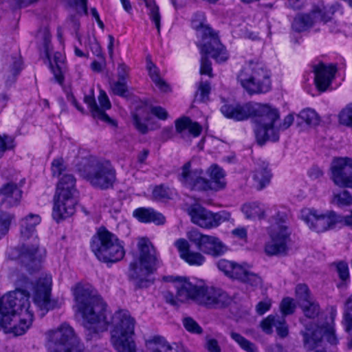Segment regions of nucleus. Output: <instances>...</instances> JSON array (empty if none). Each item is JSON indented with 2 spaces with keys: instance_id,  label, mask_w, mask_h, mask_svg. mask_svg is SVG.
<instances>
[{
  "instance_id": "obj_10",
  "label": "nucleus",
  "mask_w": 352,
  "mask_h": 352,
  "mask_svg": "<svg viewBox=\"0 0 352 352\" xmlns=\"http://www.w3.org/2000/svg\"><path fill=\"white\" fill-rule=\"evenodd\" d=\"M29 297L25 289H16L0 298V330L8 328L18 314L30 307Z\"/></svg>"
},
{
  "instance_id": "obj_57",
  "label": "nucleus",
  "mask_w": 352,
  "mask_h": 352,
  "mask_svg": "<svg viewBox=\"0 0 352 352\" xmlns=\"http://www.w3.org/2000/svg\"><path fill=\"white\" fill-rule=\"evenodd\" d=\"M65 170V166L62 158L54 160L52 163V171L54 176H60Z\"/></svg>"
},
{
  "instance_id": "obj_60",
  "label": "nucleus",
  "mask_w": 352,
  "mask_h": 352,
  "mask_svg": "<svg viewBox=\"0 0 352 352\" xmlns=\"http://www.w3.org/2000/svg\"><path fill=\"white\" fill-rule=\"evenodd\" d=\"M271 300L265 299V300L259 302L256 306V310L258 314L263 315L271 307Z\"/></svg>"
},
{
  "instance_id": "obj_54",
  "label": "nucleus",
  "mask_w": 352,
  "mask_h": 352,
  "mask_svg": "<svg viewBox=\"0 0 352 352\" xmlns=\"http://www.w3.org/2000/svg\"><path fill=\"white\" fill-rule=\"evenodd\" d=\"M12 139L7 135H0V158H1L5 152L13 147L11 144L12 143Z\"/></svg>"
},
{
  "instance_id": "obj_58",
  "label": "nucleus",
  "mask_w": 352,
  "mask_h": 352,
  "mask_svg": "<svg viewBox=\"0 0 352 352\" xmlns=\"http://www.w3.org/2000/svg\"><path fill=\"white\" fill-rule=\"evenodd\" d=\"M98 101H99L100 105L101 107L100 109L102 110H103L104 112V110L109 109L111 107V102L109 100L107 95L102 90L100 91V94L98 96Z\"/></svg>"
},
{
  "instance_id": "obj_47",
  "label": "nucleus",
  "mask_w": 352,
  "mask_h": 352,
  "mask_svg": "<svg viewBox=\"0 0 352 352\" xmlns=\"http://www.w3.org/2000/svg\"><path fill=\"white\" fill-rule=\"evenodd\" d=\"M243 211L248 218H262L264 215L263 210L257 203L245 204L243 206Z\"/></svg>"
},
{
  "instance_id": "obj_48",
  "label": "nucleus",
  "mask_w": 352,
  "mask_h": 352,
  "mask_svg": "<svg viewBox=\"0 0 352 352\" xmlns=\"http://www.w3.org/2000/svg\"><path fill=\"white\" fill-rule=\"evenodd\" d=\"M339 120L342 124L352 127V104L342 110L339 115Z\"/></svg>"
},
{
  "instance_id": "obj_61",
  "label": "nucleus",
  "mask_w": 352,
  "mask_h": 352,
  "mask_svg": "<svg viewBox=\"0 0 352 352\" xmlns=\"http://www.w3.org/2000/svg\"><path fill=\"white\" fill-rule=\"evenodd\" d=\"M151 113L155 116L157 118H158L160 120H165L168 118V113L166 111L165 109H164L162 107L157 106V107H153L151 109Z\"/></svg>"
},
{
  "instance_id": "obj_27",
  "label": "nucleus",
  "mask_w": 352,
  "mask_h": 352,
  "mask_svg": "<svg viewBox=\"0 0 352 352\" xmlns=\"http://www.w3.org/2000/svg\"><path fill=\"white\" fill-rule=\"evenodd\" d=\"M19 315H21L19 322L18 324L8 325V328H2L6 333H12L14 336H21L25 333L30 328L33 321L34 315L33 312L30 310V308L25 309Z\"/></svg>"
},
{
  "instance_id": "obj_24",
  "label": "nucleus",
  "mask_w": 352,
  "mask_h": 352,
  "mask_svg": "<svg viewBox=\"0 0 352 352\" xmlns=\"http://www.w3.org/2000/svg\"><path fill=\"white\" fill-rule=\"evenodd\" d=\"M336 72V69L333 65L327 66L323 63H320L314 67V82L320 91H326L330 86Z\"/></svg>"
},
{
  "instance_id": "obj_30",
  "label": "nucleus",
  "mask_w": 352,
  "mask_h": 352,
  "mask_svg": "<svg viewBox=\"0 0 352 352\" xmlns=\"http://www.w3.org/2000/svg\"><path fill=\"white\" fill-rule=\"evenodd\" d=\"M133 215L139 221L144 223L153 222L155 224H163L165 217L151 208H140L133 211Z\"/></svg>"
},
{
  "instance_id": "obj_53",
  "label": "nucleus",
  "mask_w": 352,
  "mask_h": 352,
  "mask_svg": "<svg viewBox=\"0 0 352 352\" xmlns=\"http://www.w3.org/2000/svg\"><path fill=\"white\" fill-rule=\"evenodd\" d=\"M336 271L341 280L345 283L349 278L348 264L346 262L340 261L336 264Z\"/></svg>"
},
{
  "instance_id": "obj_4",
  "label": "nucleus",
  "mask_w": 352,
  "mask_h": 352,
  "mask_svg": "<svg viewBox=\"0 0 352 352\" xmlns=\"http://www.w3.org/2000/svg\"><path fill=\"white\" fill-rule=\"evenodd\" d=\"M135 319L127 310L116 311L109 319L111 331V342L118 352H136L132 336L134 334Z\"/></svg>"
},
{
  "instance_id": "obj_55",
  "label": "nucleus",
  "mask_w": 352,
  "mask_h": 352,
  "mask_svg": "<svg viewBox=\"0 0 352 352\" xmlns=\"http://www.w3.org/2000/svg\"><path fill=\"white\" fill-rule=\"evenodd\" d=\"M96 52H98L97 56L100 58V60H94L91 64V68L95 72H100L104 68L106 62L104 58L101 55V49L99 46H97Z\"/></svg>"
},
{
  "instance_id": "obj_35",
  "label": "nucleus",
  "mask_w": 352,
  "mask_h": 352,
  "mask_svg": "<svg viewBox=\"0 0 352 352\" xmlns=\"http://www.w3.org/2000/svg\"><path fill=\"white\" fill-rule=\"evenodd\" d=\"M239 274L240 275L236 279L252 287H258L262 284L261 278L258 274L246 269L243 265L241 268V272H239Z\"/></svg>"
},
{
  "instance_id": "obj_3",
  "label": "nucleus",
  "mask_w": 352,
  "mask_h": 352,
  "mask_svg": "<svg viewBox=\"0 0 352 352\" xmlns=\"http://www.w3.org/2000/svg\"><path fill=\"white\" fill-rule=\"evenodd\" d=\"M80 175L94 188L107 190L113 187L116 170L109 161L94 156L82 158L77 164Z\"/></svg>"
},
{
  "instance_id": "obj_33",
  "label": "nucleus",
  "mask_w": 352,
  "mask_h": 352,
  "mask_svg": "<svg viewBox=\"0 0 352 352\" xmlns=\"http://www.w3.org/2000/svg\"><path fill=\"white\" fill-rule=\"evenodd\" d=\"M84 101L89 107L92 116L94 118L100 120L109 124H112L113 122V121L108 116V115L104 112L103 110L100 109V107L97 105L93 95L85 96L84 98Z\"/></svg>"
},
{
  "instance_id": "obj_34",
  "label": "nucleus",
  "mask_w": 352,
  "mask_h": 352,
  "mask_svg": "<svg viewBox=\"0 0 352 352\" xmlns=\"http://www.w3.org/2000/svg\"><path fill=\"white\" fill-rule=\"evenodd\" d=\"M146 345L151 352H170L172 350L171 346L160 336H154L146 340Z\"/></svg>"
},
{
  "instance_id": "obj_36",
  "label": "nucleus",
  "mask_w": 352,
  "mask_h": 352,
  "mask_svg": "<svg viewBox=\"0 0 352 352\" xmlns=\"http://www.w3.org/2000/svg\"><path fill=\"white\" fill-rule=\"evenodd\" d=\"M253 179L255 182L254 186L257 190L263 189L270 179V173L267 166L259 167L254 171Z\"/></svg>"
},
{
  "instance_id": "obj_29",
  "label": "nucleus",
  "mask_w": 352,
  "mask_h": 352,
  "mask_svg": "<svg viewBox=\"0 0 352 352\" xmlns=\"http://www.w3.org/2000/svg\"><path fill=\"white\" fill-rule=\"evenodd\" d=\"M263 329L267 333L272 332V327H275L277 334L282 338L287 336L289 331L285 319L274 316H269L261 322Z\"/></svg>"
},
{
  "instance_id": "obj_25",
  "label": "nucleus",
  "mask_w": 352,
  "mask_h": 352,
  "mask_svg": "<svg viewBox=\"0 0 352 352\" xmlns=\"http://www.w3.org/2000/svg\"><path fill=\"white\" fill-rule=\"evenodd\" d=\"M175 245L179 252L181 258L189 265H201L205 262L206 258L201 253L190 250L189 243L186 239H178Z\"/></svg>"
},
{
  "instance_id": "obj_22",
  "label": "nucleus",
  "mask_w": 352,
  "mask_h": 352,
  "mask_svg": "<svg viewBox=\"0 0 352 352\" xmlns=\"http://www.w3.org/2000/svg\"><path fill=\"white\" fill-rule=\"evenodd\" d=\"M300 321L305 327V329L300 331L304 347L308 351H312L322 342V329L312 322H306L305 319L301 318Z\"/></svg>"
},
{
  "instance_id": "obj_17",
  "label": "nucleus",
  "mask_w": 352,
  "mask_h": 352,
  "mask_svg": "<svg viewBox=\"0 0 352 352\" xmlns=\"http://www.w3.org/2000/svg\"><path fill=\"white\" fill-rule=\"evenodd\" d=\"M51 34L47 27L40 29L36 35L38 41L42 42L45 56L50 61V67L54 74L55 80L60 85H63L64 82L63 69L64 68L65 57L60 52H57L54 53L53 60H51L50 54L51 51Z\"/></svg>"
},
{
  "instance_id": "obj_52",
  "label": "nucleus",
  "mask_w": 352,
  "mask_h": 352,
  "mask_svg": "<svg viewBox=\"0 0 352 352\" xmlns=\"http://www.w3.org/2000/svg\"><path fill=\"white\" fill-rule=\"evenodd\" d=\"M295 307L296 305L294 302V300L288 297L283 298L280 305L281 312L284 316L293 314Z\"/></svg>"
},
{
  "instance_id": "obj_43",
  "label": "nucleus",
  "mask_w": 352,
  "mask_h": 352,
  "mask_svg": "<svg viewBox=\"0 0 352 352\" xmlns=\"http://www.w3.org/2000/svg\"><path fill=\"white\" fill-rule=\"evenodd\" d=\"M14 218V214L0 210V239L8 233L10 224Z\"/></svg>"
},
{
  "instance_id": "obj_6",
  "label": "nucleus",
  "mask_w": 352,
  "mask_h": 352,
  "mask_svg": "<svg viewBox=\"0 0 352 352\" xmlns=\"http://www.w3.org/2000/svg\"><path fill=\"white\" fill-rule=\"evenodd\" d=\"M75 185L76 179L72 174L63 175L57 184L52 212L56 221L66 219L74 214L77 204Z\"/></svg>"
},
{
  "instance_id": "obj_9",
  "label": "nucleus",
  "mask_w": 352,
  "mask_h": 352,
  "mask_svg": "<svg viewBox=\"0 0 352 352\" xmlns=\"http://www.w3.org/2000/svg\"><path fill=\"white\" fill-rule=\"evenodd\" d=\"M138 246L140 252L139 259L130 263L129 276L135 281L136 285L146 287L148 276L155 269V250L151 241L144 238L139 240Z\"/></svg>"
},
{
  "instance_id": "obj_26",
  "label": "nucleus",
  "mask_w": 352,
  "mask_h": 352,
  "mask_svg": "<svg viewBox=\"0 0 352 352\" xmlns=\"http://www.w3.org/2000/svg\"><path fill=\"white\" fill-rule=\"evenodd\" d=\"M175 287L177 290L176 298L178 301L184 302L191 299L195 302V296L199 287L192 284L186 278H178L175 282Z\"/></svg>"
},
{
  "instance_id": "obj_1",
  "label": "nucleus",
  "mask_w": 352,
  "mask_h": 352,
  "mask_svg": "<svg viewBox=\"0 0 352 352\" xmlns=\"http://www.w3.org/2000/svg\"><path fill=\"white\" fill-rule=\"evenodd\" d=\"M221 111L225 117L236 121L252 118L256 124L254 133L259 145H263L268 140L278 141L280 131L287 129L294 120L293 114L290 113L278 124L280 114L276 108L254 102L243 104H225L221 107Z\"/></svg>"
},
{
  "instance_id": "obj_45",
  "label": "nucleus",
  "mask_w": 352,
  "mask_h": 352,
  "mask_svg": "<svg viewBox=\"0 0 352 352\" xmlns=\"http://www.w3.org/2000/svg\"><path fill=\"white\" fill-rule=\"evenodd\" d=\"M298 118L309 125H317L319 123L318 114L311 109H306L301 111L298 115Z\"/></svg>"
},
{
  "instance_id": "obj_16",
  "label": "nucleus",
  "mask_w": 352,
  "mask_h": 352,
  "mask_svg": "<svg viewBox=\"0 0 352 352\" xmlns=\"http://www.w3.org/2000/svg\"><path fill=\"white\" fill-rule=\"evenodd\" d=\"M195 296V302L208 309H221L230 305L232 300L219 288L200 286Z\"/></svg>"
},
{
  "instance_id": "obj_31",
  "label": "nucleus",
  "mask_w": 352,
  "mask_h": 352,
  "mask_svg": "<svg viewBox=\"0 0 352 352\" xmlns=\"http://www.w3.org/2000/svg\"><path fill=\"white\" fill-rule=\"evenodd\" d=\"M38 214H30L21 221V235L23 239H28L34 232L35 227L40 223Z\"/></svg>"
},
{
  "instance_id": "obj_50",
  "label": "nucleus",
  "mask_w": 352,
  "mask_h": 352,
  "mask_svg": "<svg viewBox=\"0 0 352 352\" xmlns=\"http://www.w3.org/2000/svg\"><path fill=\"white\" fill-rule=\"evenodd\" d=\"M113 93L116 95L125 97L128 92V88L126 81L118 80L111 85Z\"/></svg>"
},
{
  "instance_id": "obj_23",
  "label": "nucleus",
  "mask_w": 352,
  "mask_h": 352,
  "mask_svg": "<svg viewBox=\"0 0 352 352\" xmlns=\"http://www.w3.org/2000/svg\"><path fill=\"white\" fill-rule=\"evenodd\" d=\"M22 190L12 182H7L0 188L1 204L6 208L17 206L22 198Z\"/></svg>"
},
{
  "instance_id": "obj_56",
  "label": "nucleus",
  "mask_w": 352,
  "mask_h": 352,
  "mask_svg": "<svg viewBox=\"0 0 352 352\" xmlns=\"http://www.w3.org/2000/svg\"><path fill=\"white\" fill-rule=\"evenodd\" d=\"M70 6L75 8L78 14H87V0H67Z\"/></svg>"
},
{
  "instance_id": "obj_11",
  "label": "nucleus",
  "mask_w": 352,
  "mask_h": 352,
  "mask_svg": "<svg viewBox=\"0 0 352 352\" xmlns=\"http://www.w3.org/2000/svg\"><path fill=\"white\" fill-rule=\"evenodd\" d=\"M287 215L284 212H278L273 217L274 222L269 228L270 241L265 245V252L268 256L283 255L288 250L287 242L289 233L286 225Z\"/></svg>"
},
{
  "instance_id": "obj_15",
  "label": "nucleus",
  "mask_w": 352,
  "mask_h": 352,
  "mask_svg": "<svg viewBox=\"0 0 352 352\" xmlns=\"http://www.w3.org/2000/svg\"><path fill=\"white\" fill-rule=\"evenodd\" d=\"M335 12L334 6H324L322 8H315L309 14L298 15L293 21L292 28L295 31L300 32L311 28L317 23H326L331 20Z\"/></svg>"
},
{
  "instance_id": "obj_32",
  "label": "nucleus",
  "mask_w": 352,
  "mask_h": 352,
  "mask_svg": "<svg viewBox=\"0 0 352 352\" xmlns=\"http://www.w3.org/2000/svg\"><path fill=\"white\" fill-rule=\"evenodd\" d=\"M218 269L231 278L236 279L241 272L243 265L226 259H221L217 263Z\"/></svg>"
},
{
  "instance_id": "obj_28",
  "label": "nucleus",
  "mask_w": 352,
  "mask_h": 352,
  "mask_svg": "<svg viewBox=\"0 0 352 352\" xmlns=\"http://www.w3.org/2000/svg\"><path fill=\"white\" fill-rule=\"evenodd\" d=\"M175 124L176 132L183 138L187 136L186 131L195 138L198 137L202 131V126L198 122H192L188 117L184 116L177 119Z\"/></svg>"
},
{
  "instance_id": "obj_44",
  "label": "nucleus",
  "mask_w": 352,
  "mask_h": 352,
  "mask_svg": "<svg viewBox=\"0 0 352 352\" xmlns=\"http://www.w3.org/2000/svg\"><path fill=\"white\" fill-rule=\"evenodd\" d=\"M296 297L299 306L313 299L308 287L303 284H299L296 286Z\"/></svg>"
},
{
  "instance_id": "obj_5",
  "label": "nucleus",
  "mask_w": 352,
  "mask_h": 352,
  "mask_svg": "<svg viewBox=\"0 0 352 352\" xmlns=\"http://www.w3.org/2000/svg\"><path fill=\"white\" fill-rule=\"evenodd\" d=\"M237 80L250 95L265 94L272 89L270 72L259 62L246 63L239 72Z\"/></svg>"
},
{
  "instance_id": "obj_19",
  "label": "nucleus",
  "mask_w": 352,
  "mask_h": 352,
  "mask_svg": "<svg viewBox=\"0 0 352 352\" xmlns=\"http://www.w3.org/2000/svg\"><path fill=\"white\" fill-rule=\"evenodd\" d=\"M331 179L341 188H352V158L338 157L332 161Z\"/></svg>"
},
{
  "instance_id": "obj_49",
  "label": "nucleus",
  "mask_w": 352,
  "mask_h": 352,
  "mask_svg": "<svg viewBox=\"0 0 352 352\" xmlns=\"http://www.w3.org/2000/svg\"><path fill=\"white\" fill-rule=\"evenodd\" d=\"M183 324L185 329L190 333L201 334L203 331L202 328L190 317L184 318Z\"/></svg>"
},
{
  "instance_id": "obj_38",
  "label": "nucleus",
  "mask_w": 352,
  "mask_h": 352,
  "mask_svg": "<svg viewBox=\"0 0 352 352\" xmlns=\"http://www.w3.org/2000/svg\"><path fill=\"white\" fill-rule=\"evenodd\" d=\"M145 6L148 10V15L150 19L154 23L157 32H160V21L161 15L160 13L159 7L157 6L155 1L152 0H144Z\"/></svg>"
},
{
  "instance_id": "obj_2",
  "label": "nucleus",
  "mask_w": 352,
  "mask_h": 352,
  "mask_svg": "<svg viewBox=\"0 0 352 352\" xmlns=\"http://www.w3.org/2000/svg\"><path fill=\"white\" fill-rule=\"evenodd\" d=\"M78 311L82 314L89 339L107 330L109 319L107 305L102 298L94 293L90 285L78 283L74 289Z\"/></svg>"
},
{
  "instance_id": "obj_20",
  "label": "nucleus",
  "mask_w": 352,
  "mask_h": 352,
  "mask_svg": "<svg viewBox=\"0 0 352 352\" xmlns=\"http://www.w3.org/2000/svg\"><path fill=\"white\" fill-rule=\"evenodd\" d=\"M202 175L201 169L191 170L190 162H188L182 166L179 180L184 186L193 190L201 191L212 189L210 182Z\"/></svg>"
},
{
  "instance_id": "obj_59",
  "label": "nucleus",
  "mask_w": 352,
  "mask_h": 352,
  "mask_svg": "<svg viewBox=\"0 0 352 352\" xmlns=\"http://www.w3.org/2000/svg\"><path fill=\"white\" fill-rule=\"evenodd\" d=\"M206 348L209 352H221V347L216 339L207 338Z\"/></svg>"
},
{
  "instance_id": "obj_7",
  "label": "nucleus",
  "mask_w": 352,
  "mask_h": 352,
  "mask_svg": "<svg viewBox=\"0 0 352 352\" xmlns=\"http://www.w3.org/2000/svg\"><path fill=\"white\" fill-rule=\"evenodd\" d=\"M199 34L202 38V42L197 44L201 54L200 74L212 77V63L207 56L210 55L217 63H220L228 59V54L210 28L201 26Z\"/></svg>"
},
{
  "instance_id": "obj_14",
  "label": "nucleus",
  "mask_w": 352,
  "mask_h": 352,
  "mask_svg": "<svg viewBox=\"0 0 352 352\" xmlns=\"http://www.w3.org/2000/svg\"><path fill=\"white\" fill-rule=\"evenodd\" d=\"M188 239L200 252L213 257L221 256L228 250V246L219 238L203 234L197 230L190 231L188 233Z\"/></svg>"
},
{
  "instance_id": "obj_8",
  "label": "nucleus",
  "mask_w": 352,
  "mask_h": 352,
  "mask_svg": "<svg viewBox=\"0 0 352 352\" xmlns=\"http://www.w3.org/2000/svg\"><path fill=\"white\" fill-rule=\"evenodd\" d=\"M91 247L98 259L104 263L118 262L125 254L117 236L104 227L100 228L93 236Z\"/></svg>"
},
{
  "instance_id": "obj_51",
  "label": "nucleus",
  "mask_w": 352,
  "mask_h": 352,
  "mask_svg": "<svg viewBox=\"0 0 352 352\" xmlns=\"http://www.w3.org/2000/svg\"><path fill=\"white\" fill-rule=\"evenodd\" d=\"M170 189L163 185L156 186L153 191V196L157 200H164L170 197Z\"/></svg>"
},
{
  "instance_id": "obj_41",
  "label": "nucleus",
  "mask_w": 352,
  "mask_h": 352,
  "mask_svg": "<svg viewBox=\"0 0 352 352\" xmlns=\"http://www.w3.org/2000/svg\"><path fill=\"white\" fill-rule=\"evenodd\" d=\"M331 202L338 207L350 206H352V195L347 190L333 192Z\"/></svg>"
},
{
  "instance_id": "obj_21",
  "label": "nucleus",
  "mask_w": 352,
  "mask_h": 352,
  "mask_svg": "<svg viewBox=\"0 0 352 352\" xmlns=\"http://www.w3.org/2000/svg\"><path fill=\"white\" fill-rule=\"evenodd\" d=\"M43 256V253L38 248L36 238L34 239L33 244L25 243L21 247L19 259L30 271L38 269Z\"/></svg>"
},
{
  "instance_id": "obj_40",
  "label": "nucleus",
  "mask_w": 352,
  "mask_h": 352,
  "mask_svg": "<svg viewBox=\"0 0 352 352\" xmlns=\"http://www.w3.org/2000/svg\"><path fill=\"white\" fill-rule=\"evenodd\" d=\"M305 317L314 319L318 317L320 312L319 304L314 299L299 306Z\"/></svg>"
},
{
  "instance_id": "obj_18",
  "label": "nucleus",
  "mask_w": 352,
  "mask_h": 352,
  "mask_svg": "<svg viewBox=\"0 0 352 352\" xmlns=\"http://www.w3.org/2000/svg\"><path fill=\"white\" fill-rule=\"evenodd\" d=\"M189 214L195 224L204 228L217 227L230 217V214L227 212L221 211L213 213L198 204L190 208Z\"/></svg>"
},
{
  "instance_id": "obj_12",
  "label": "nucleus",
  "mask_w": 352,
  "mask_h": 352,
  "mask_svg": "<svg viewBox=\"0 0 352 352\" xmlns=\"http://www.w3.org/2000/svg\"><path fill=\"white\" fill-rule=\"evenodd\" d=\"M52 283V276L46 275L39 278L33 288V302L43 311L42 316L50 310L59 308L62 305L59 299L50 298Z\"/></svg>"
},
{
  "instance_id": "obj_63",
  "label": "nucleus",
  "mask_w": 352,
  "mask_h": 352,
  "mask_svg": "<svg viewBox=\"0 0 352 352\" xmlns=\"http://www.w3.org/2000/svg\"><path fill=\"white\" fill-rule=\"evenodd\" d=\"M128 73H129V68L125 64L120 63L118 65V78L119 80L126 81V78L128 76Z\"/></svg>"
},
{
  "instance_id": "obj_64",
  "label": "nucleus",
  "mask_w": 352,
  "mask_h": 352,
  "mask_svg": "<svg viewBox=\"0 0 352 352\" xmlns=\"http://www.w3.org/2000/svg\"><path fill=\"white\" fill-rule=\"evenodd\" d=\"M338 226H346L352 228V210L346 216L339 214Z\"/></svg>"
},
{
  "instance_id": "obj_46",
  "label": "nucleus",
  "mask_w": 352,
  "mask_h": 352,
  "mask_svg": "<svg viewBox=\"0 0 352 352\" xmlns=\"http://www.w3.org/2000/svg\"><path fill=\"white\" fill-rule=\"evenodd\" d=\"M344 325L347 332L352 331V294L345 302Z\"/></svg>"
},
{
  "instance_id": "obj_62",
  "label": "nucleus",
  "mask_w": 352,
  "mask_h": 352,
  "mask_svg": "<svg viewBox=\"0 0 352 352\" xmlns=\"http://www.w3.org/2000/svg\"><path fill=\"white\" fill-rule=\"evenodd\" d=\"M133 124L135 128L142 134H145L148 132V126L142 122L141 119L137 114L133 115Z\"/></svg>"
},
{
  "instance_id": "obj_39",
  "label": "nucleus",
  "mask_w": 352,
  "mask_h": 352,
  "mask_svg": "<svg viewBox=\"0 0 352 352\" xmlns=\"http://www.w3.org/2000/svg\"><path fill=\"white\" fill-rule=\"evenodd\" d=\"M211 179L214 183L215 190L223 188L226 186L225 174L223 170L217 165L211 166L210 168Z\"/></svg>"
},
{
  "instance_id": "obj_42",
  "label": "nucleus",
  "mask_w": 352,
  "mask_h": 352,
  "mask_svg": "<svg viewBox=\"0 0 352 352\" xmlns=\"http://www.w3.org/2000/svg\"><path fill=\"white\" fill-rule=\"evenodd\" d=\"M230 337L245 351L257 352V348L255 344L241 334L232 331Z\"/></svg>"
},
{
  "instance_id": "obj_13",
  "label": "nucleus",
  "mask_w": 352,
  "mask_h": 352,
  "mask_svg": "<svg viewBox=\"0 0 352 352\" xmlns=\"http://www.w3.org/2000/svg\"><path fill=\"white\" fill-rule=\"evenodd\" d=\"M300 217L309 228L316 232H323L338 226L339 214L333 210L322 214L316 210L305 208L301 210Z\"/></svg>"
},
{
  "instance_id": "obj_37",
  "label": "nucleus",
  "mask_w": 352,
  "mask_h": 352,
  "mask_svg": "<svg viewBox=\"0 0 352 352\" xmlns=\"http://www.w3.org/2000/svg\"><path fill=\"white\" fill-rule=\"evenodd\" d=\"M147 60V69L148 70V74L157 87L162 91H167L168 89V86L164 81L159 75V71L155 65L151 60V59L146 58Z\"/></svg>"
}]
</instances>
